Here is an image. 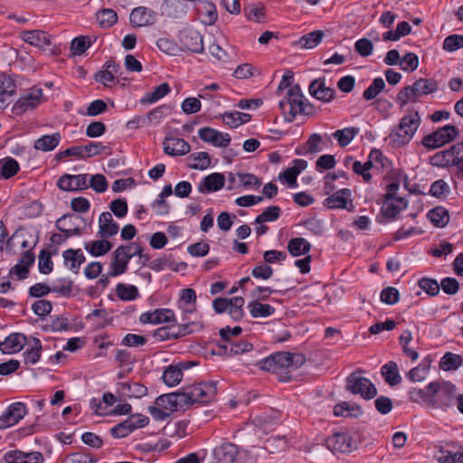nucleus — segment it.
Segmentation results:
<instances>
[{
    "mask_svg": "<svg viewBox=\"0 0 463 463\" xmlns=\"http://www.w3.org/2000/svg\"><path fill=\"white\" fill-rule=\"evenodd\" d=\"M345 390L354 395L359 394L364 400H371L377 394V389L371 380L357 373H352L346 378Z\"/></svg>",
    "mask_w": 463,
    "mask_h": 463,
    "instance_id": "obj_8",
    "label": "nucleus"
},
{
    "mask_svg": "<svg viewBox=\"0 0 463 463\" xmlns=\"http://www.w3.org/2000/svg\"><path fill=\"white\" fill-rule=\"evenodd\" d=\"M129 20L134 27L146 26L155 23L156 13L146 7L139 6L132 10Z\"/></svg>",
    "mask_w": 463,
    "mask_h": 463,
    "instance_id": "obj_22",
    "label": "nucleus"
},
{
    "mask_svg": "<svg viewBox=\"0 0 463 463\" xmlns=\"http://www.w3.org/2000/svg\"><path fill=\"white\" fill-rule=\"evenodd\" d=\"M26 412V406L24 403L20 402L12 403L9 405L5 412L0 416V430L6 429L16 424L25 416Z\"/></svg>",
    "mask_w": 463,
    "mask_h": 463,
    "instance_id": "obj_12",
    "label": "nucleus"
},
{
    "mask_svg": "<svg viewBox=\"0 0 463 463\" xmlns=\"http://www.w3.org/2000/svg\"><path fill=\"white\" fill-rule=\"evenodd\" d=\"M309 94L323 102H330L335 98V90L331 87L326 86V79L318 78L314 80L308 87Z\"/></svg>",
    "mask_w": 463,
    "mask_h": 463,
    "instance_id": "obj_14",
    "label": "nucleus"
},
{
    "mask_svg": "<svg viewBox=\"0 0 463 463\" xmlns=\"http://www.w3.org/2000/svg\"><path fill=\"white\" fill-rule=\"evenodd\" d=\"M450 192L449 185L443 179L436 180L430 185L429 194L436 198H445Z\"/></svg>",
    "mask_w": 463,
    "mask_h": 463,
    "instance_id": "obj_52",
    "label": "nucleus"
},
{
    "mask_svg": "<svg viewBox=\"0 0 463 463\" xmlns=\"http://www.w3.org/2000/svg\"><path fill=\"white\" fill-rule=\"evenodd\" d=\"M358 134V129L356 128H345L344 129L336 130L333 133V137L336 138L339 146L341 147H345L354 138V137Z\"/></svg>",
    "mask_w": 463,
    "mask_h": 463,
    "instance_id": "obj_47",
    "label": "nucleus"
},
{
    "mask_svg": "<svg viewBox=\"0 0 463 463\" xmlns=\"http://www.w3.org/2000/svg\"><path fill=\"white\" fill-rule=\"evenodd\" d=\"M81 218L78 215L72 213H66L57 219L55 222V227L63 234L64 238L68 240L69 238L76 235H80L82 232V229L80 226L71 227V225H66L65 222L68 221H80Z\"/></svg>",
    "mask_w": 463,
    "mask_h": 463,
    "instance_id": "obj_25",
    "label": "nucleus"
},
{
    "mask_svg": "<svg viewBox=\"0 0 463 463\" xmlns=\"http://www.w3.org/2000/svg\"><path fill=\"white\" fill-rule=\"evenodd\" d=\"M190 149V145L183 138L169 137L164 142V152L172 156L186 155Z\"/></svg>",
    "mask_w": 463,
    "mask_h": 463,
    "instance_id": "obj_26",
    "label": "nucleus"
},
{
    "mask_svg": "<svg viewBox=\"0 0 463 463\" xmlns=\"http://www.w3.org/2000/svg\"><path fill=\"white\" fill-rule=\"evenodd\" d=\"M305 361V356L301 354L277 352L262 359L259 365L264 371L279 374L281 382H287L290 380L288 372L300 367Z\"/></svg>",
    "mask_w": 463,
    "mask_h": 463,
    "instance_id": "obj_1",
    "label": "nucleus"
},
{
    "mask_svg": "<svg viewBox=\"0 0 463 463\" xmlns=\"http://www.w3.org/2000/svg\"><path fill=\"white\" fill-rule=\"evenodd\" d=\"M213 455L217 463H244L241 456L239 455L237 446L232 443H225L215 448Z\"/></svg>",
    "mask_w": 463,
    "mask_h": 463,
    "instance_id": "obj_16",
    "label": "nucleus"
},
{
    "mask_svg": "<svg viewBox=\"0 0 463 463\" xmlns=\"http://www.w3.org/2000/svg\"><path fill=\"white\" fill-rule=\"evenodd\" d=\"M198 135L203 141L210 143L214 146L227 147L231 144V137L229 134L219 132L209 127L200 128Z\"/></svg>",
    "mask_w": 463,
    "mask_h": 463,
    "instance_id": "obj_15",
    "label": "nucleus"
},
{
    "mask_svg": "<svg viewBox=\"0 0 463 463\" xmlns=\"http://www.w3.org/2000/svg\"><path fill=\"white\" fill-rule=\"evenodd\" d=\"M385 88V82L383 78L378 77L373 79L370 86L364 91L363 98L365 100H371L382 92Z\"/></svg>",
    "mask_w": 463,
    "mask_h": 463,
    "instance_id": "obj_51",
    "label": "nucleus"
},
{
    "mask_svg": "<svg viewBox=\"0 0 463 463\" xmlns=\"http://www.w3.org/2000/svg\"><path fill=\"white\" fill-rule=\"evenodd\" d=\"M97 21L101 27L109 28L118 21V14L113 9H102L97 13Z\"/></svg>",
    "mask_w": 463,
    "mask_h": 463,
    "instance_id": "obj_48",
    "label": "nucleus"
},
{
    "mask_svg": "<svg viewBox=\"0 0 463 463\" xmlns=\"http://www.w3.org/2000/svg\"><path fill=\"white\" fill-rule=\"evenodd\" d=\"M463 364V357L460 354L447 352L439 361V368L444 371H455Z\"/></svg>",
    "mask_w": 463,
    "mask_h": 463,
    "instance_id": "obj_39",
    "label": "nucleus"
},
{
    "mask_svg": "<svg viewBox=\"0 0 463 463\" xmlns=\"http://www.w3.org/2000/svg\"><path fill=\"white\" fill-rule=\"evenodd\" d=\"M463 48V35L451 34L445 38L443 42V49L448 52H454Z\"/></svg>",
    "mask_w": 463,
    "mask_h": 463,
    "instance_id": "obj_60",
    "label": "nucleus"
},
{
    "mask_svg": "<svg viewBox=\"0 0 463 463\" xmlns=\"http://www.w3.org/2000/svg\"><path fill=\"white\" fill-rule=\"evenodd\" d=\"M250 314L252 317H268L275 313V307L269 304H262L260 300L253 299L248 304Z\"/></svg>",
    "mask_w": 463,
    "mask_h": 463,
    "instance_id": "obj_36",
    "label": "nucleus"
},
{
    "mask_svg": "<svg viewBox=\"0 0 463 463\" xmlns=\"http://www.w3.org/2000/svg\"><path fill=\"white\" fill-rule=\"evenodd\" d=\"M27 343L26 336L22 333H13L0 342V351L4 354L20 352Z\"/></svg>",
    "mask_w": 463,
    "mask_h": 463,
    "instance_id": "obj_21",
    "label": "nucleus"
},
{
    "mask_svg": "<svg viewBox=\"0 0 463 463\" xmlns=\"http://www.w3.org/2000/svg\"><path fill=\"white\" fill-rule=\"evenodd\" d=\"M90 44L91 42L89 37H75L71 43V51L74 55H81L87 51Z\"/></svg>",
    "mask_w": 463,
    "mask_h": 463,
    "instance_id": "obj_56",
    "label": "nucleus"
},
{
    "mask_svg": "<svg viewBox=\"0 0 463 463\" xmlns=\"http://www.w3.org/2000/svg\"><path fill=\"white\" fill-rule=\"evenodd\" d=\"M381 373L385 382L391 385L394 386L401 383L402 377L399 373L398 366L396 363L391 361L385 364L382 369Z\"/></svg>",
    "mask_w": 463,
    "mask_h": 463,
    "instance_id": "obj_38",
    "label": "nucleus"
},
{
    "mask_svg": "<svg viewBox=\"0 0 463 463\" xmlns=\"http://www.w3.org/2000/svg\"><path fill=\"white\" fill-rule=\"evenodd\" d=\"M323 37L324 32L316 30L301 36L298 40V44L301 48L312 49L321 43Z\"/></svg>",
    "mask_w": 463,
    "mask_h": 463,
    "instance_id": "obj_45",
    "label": "nucleus"
},
{
    "mask_svg": "<svg viewBox=\"0 0 463 463\" xmlns=\"http://www.w3.org/2000/svg\"><path fill=\"white\" fill-rule=\"evenodd\" d=\"M84 249L93 257H100L107 254L112 249V243L102 238L101 240L85 242Z\"/></svg>",
    "mask_w": 463,
    "mask_h": 463,
    "instance_id": "obj_32",
    "label": "nucleus"
},
{
    "mask_svg": "<svg viewBox=\"0 0 463 463\" xmlns=\"http://www.w3.org/2000/svg\"><path fill=\"white\" fill-rule=\"evenodd\" d=\"M280 213V207L277 205L269 206L256 217L255 223L261 224L266 222H274L279 218Z\"/></svg>",
    "mask_w": 463,
    "mask_h": 463,
    "instance_id": "obj_50",
    "label": "nucleus"
},
{
    "mask_svg": "<svg viewBox=\"0 0 463 463\" xmlns=\"http://www.w3.org/2000/svg\"><path fill=\"white\" fill-rule=\"evenodd\" d=\"M170 91L171 88L167 82L161 83L160 85L156 86L153 91L146 93V95L140 99V103H155L166 96Z\"/></svg>",
    "mask_w": 463,
    "mask_h": 463,
    "instance_id": "obj_41",
    "label": "nucleus"
},
{
    "mask_svg": "<svg viewBox=\"0 0 463 463\" xmlns=\"http://www.w3.org/2000/svg\"><path fill=\"white\" fill-rule=\"evenodd\" d=\"M455 394L456 386L449 382H442L436 402L441 408H449L453 404Z\"/></svg>",
    "mask_w": 463,
    "mask_h": 463,
    "instance_id": "obj_30",
    "label": "nucleus"
},
{
    "mask_svg": "<svg viewBox=\"0 0 463 463\" xmlns=\"http://www.w3.org/2000/svg\"><path fill=\"white\" fill-rule=\"evenodd\" d=\"M131 425V420H125L110 429V434L115 439H121L128 436L134 431Z\"/></svg>",
    "mask_w": 463,
    "mask_h": 463,
    "instance_id": "obj_53",
    "label": "nucleus"
},
{
    "mask_svg": "<svg viewBox=\"0 0 463 463\" xmlns=\"http://www.w3.org/2000/svg\"><path fill=\"white\" fill-rule=\"evenodd\" d=\"M230 300H232V304L229 306L227 312L234 321H239L244 316V298L242 297H234L230 298Z\"/></svg>",
    "mask_w": 463,
    "mask_h": 463,
    "instance_id": "obj_49",
    "label": "nucleus"
},
{
    "mask_svg": "<svg viewBox=\"0 0 463 463\" xmlns=\"http://www.w3.org/2000/svg\"><path fill=\"white\" fill-rule=\"evenodd\" d=\"M258 71L257 68H255L250 63H242L239 65L233 71L232 76L239 80H246L255 75V72Z\"/></svg>",
    "mask_w": 463,
    "mask_h": 463,
    "instance_id": "obj_57",
    "label": "nucleus"
},
{
    "mask_svg": "<svg viewBox=\"0 0 463 463\" xmlns=\"http://www.w3.org/2000/svg\"><path fill=\"white\" fill-rule=\"evenodd\" d=\"M156 403L165 410L170 411H185L193 405L192 397L189 394V388H184L183 392H170L160 395L156 398Z\"/></svg>",
    "mask_w": 463,
    "mask_h": 463,
    "instance_id": "obj_6",
    "label": "nucleus"
},
{
    "mask_svg": "<svg viewBox=\"0 0 463 463\" xmlns=\"http://www.w3.org/2000/svg\"><path fill=\"white\" fill-rule=\"evenodd\" d=\"M225 184V177L221 173H213L205 176L198 184V191L202 194L217 192L221 190Z\"/></svg>",
    "mask_w": 463,
    "mask_h": 463,
    "instance_id": "obj_23",
    "label": "nucleus"
},
{
    "mask_svg": "<svg viewBox=\"0 0 463 463\" xmlns=\"http://www.w3.org/2000/svg\"><path fill=\"white\" fill-rule=\"evenodd\" d=\"M288 250L293 257L307 254L311 250V244L304 238H292L288 242Z\"/></svg>",
    "mask_w": 463,
    "mask_h": 463,
    "instance_id": "obj_35",
    "label": "nucleus"
},
{
    "mask_svg": "<svg viewBox=\"0 0 463 463\" xmlns=\"http://www.w3.org/2000/svg\"><path fill=\"white\" fill-rule=\"evenodd\" d=\"M164 383L170 387L176 386L183 378V373L181 372L180 366L171 364L163 373Z\"/></svg>",
    "mask_w": 463,
    "mask_h": 463,
    "instance_id": "obj_44",
    "label": "nucleus"
},
{
    "mask_svg": "<svg viewBox=\"0 0 463 463\" xmlns=\"http://www.w3.org/2000/svg\"><path fill=\"white\" fill-rule=\"evenodd\" d=\"M429 368L430 363L424 360L418 366L411 369L407 376L411 382H421L426 378Z\"/></svg>",
    "mask_w": 463,
    "mask_h": 463,
    "instance_id": "obj_54",
    "label": "nucleus"
},
{
    "mask_svg": "<svg viewBox=\"0 0 463 463\" xmlns=\"http://www.w3.org/2000/svg\"><path fill=\"white\" fill-rule=\"evenodd\" d=\"M30 347L24 352V362L25 364H35L41 358L42 342L37 337H33L29 343Z\"/></svg>",
    "mask_w": 463,
    "mask_h": 463,
    "instance_id": "obj_34",
    "label": "nucleus"
},
{
    "mask_svg": "<svg viewBox=\"0 0 463 463\" xmlns=\"http://www.w3.org/2000/svg\"><path fill=\"white\" fill-rule=\"evenodd\" d=\"M20 37L26 43L43 51L52 44L49 33L42 30L23 31Z\"/></svg>",
    "mask_w": 463,
    "mask_h": 463,
    "instance_id": "obj_18",
    "label": "nucleus"
},
{
    "mask_svg": "<svg viewBox=\"0 0 463 463\" xmlns=\"http://www.w3.org/2000/svg\"><path fill=\"white\" fill-rule=\"evenodd\" d=\"M428 217L434 226L445 227L449 222V211L442 206H437L428 213Z\"/></svg>",
    "mask_w": 463,
    "mask_h": 463,
    "instance_id": "obj_40",
    "label": "nucleus"
},
{
    "mask_svg": "<svg viewBox=\"0 0 463 463\" xmlns=\"http://www.w3.org/2000/svg\"><path fill=\"white\" fill-rule=\"evenodd\" d=\"M96 193H104L108 189V181L106 177L101 174H96L90 177V184Z\"/></svg>",
    "mask_w": 463,
    "mask_h": 463,
    "instance_id": "obj_62",
    "label": "nucleus"
},
{
    "mask_svg": "<svg viewBox=\"0 0 463 463\" xmlns=\"http://www.w3.org/2000/svg\"><path fill=\"white\" fill-rule=\"evenodd\" d=\"M430 163L438 167L455 165L457 176L463 180V144L456 143L448 149L437 152L430 158Z\"/></svg>",
    "mask_w": 463,
    "mask_h": 463,
    "instance_id": "obj_5",
    "label": "nucleus"
},
{
    "mask_svg": "<svg viewBox=\"0 0 463 463\" xmlns=\"http://www.w3.org/2000/svg\"><path fill=\"white\" fill-rule=\"evenodd\" d=\"M180 42L185 50L194 53L203 52V41L201 33L194 29H187L181 33Z\"/></svg>",
    "mask_w": 463,
    "mask_h": 463,
    "instance_id": "obj_17",
    "label": "nucleus"
},
{
    "mask_svg": "<svg viewBox=\"0 0 463 463\" xmlns=\"http://www.w3.org/2000/svg\"><path fill=\"white\" fill-rule=\"evenodd\" d=\"M117 296L124 301H130L136 299L139 294L138 289L134 285H127L124 283H118L116 287Z\"/></svg>",
    "mask_w": 463,
    "mask_h": 463,
    "instance_id": "obj_46",
    "label": "nucleus"
},
{
    "mask_svg": "<svg viewBox=\"0 0 463 463\" xmlns=\"http://www.w3.org/2000/svg\"><path fill=\"white\" fill-rule=\"evenodd\" d=\"M19 170V164L14 158L6 157L0 160V178L9 179L15 175Z\"/></svg>",
    "mask_w": 463,
    "mask_h": 463,
    "instance_id": "obj_43",
    "label": "nucleus"
},
{
    "mask_svg": "<svg viewBox=\"0 0 463 463\" xmlns=\"http://www.w3.org/2000/svg\"><path fill=\"white\" fill-rule=\"evenodd\" d=\"M420 123V117L416 110H409V113L402 118L398 127L389 134L386 140L395 148L408 144Z\"/></svg>",
    "mask_w": 463,
    "mask_h": 463,
    "instance_id": "obj_3",
    "label": "nucleus"
},
{
    "mask_svg": "<svg viewBox=\"0 0 463 463\" xmlns=\"http://www.w3.org/2000/svg\"><path fill=\"white\" fill-rule=\"evenodd\" d=\"M32 310L36 316L44 317L52 312V304L49 300L40 299L32 305Z\"/></svg>",
    "mask_w": 463,
    "mask_h": 463,
    "instance_id": "obj_59",
    "label": "nucleus"
},
{
    "mask_svg": "<svg viewBox=\"0 0 463 463\" xmlns=\"http://www.w3.org/2000/svg\"><path fill=\"white\" fill-rule=\"evenodd\" d=\"M16 93L14 80L5 73H0V109L8 106L7 99Z\"/></svg>",
    "mask_w": 463,
    "mask_h": 463,
    "instance_id": "obj_27",
    "label": "nucleus"
},
{
    "mask_svg": "<svg viewBox=\"0 0 463 463\" xmlns=\"http://www.w3.org/2000/svg\"><path fill=\"white\" fill-rule=\"evenodd\" d=\"M352 193L349 189L344 188L327 197L324 205L329 209H346L349 212L354 210L351 200Z\"/></svg>",
    "mask_w": 463,
    "mask_h": 463,
    "instance_id": "obj_13",
    "label": "nucleus"
},
{
    "mask_svg": "<svg viewBox=\"0 0 463 463\" xmlns=\"http://www.w3.org/2000/svg\"><path fill=\"white\" fill-rule=\"evenodd\" d=\"M60 141L61 134L59 132L44 135L34 141L33 147L37 150L48 152L56 148Z\"/></svg>",
    "mask_w": 463,
    "mask_h": 463,
    "instance_id": "obj_33",
    "label": "nucleus"
},
{
    "mask_svg": "<svg viewBox=\"0 0 463 463\" xmlns=\"http://www.w3.org/2000/svg\"><path fill=\"white\" fill-rule=\"evenodd\" d=\"M354 50L362 57H368L373 52V44L369 39L362 38L355 42Z\"/></svg>",
    "mask_w": 463,
    "mask_h": 463,
    "instance_id": "obj_63",
    "label": "nucleus"
},
{
    "mask_svg": "<svg viewBox=\"0 0 463 463\" xmlns=\"http://www.w3.org/2000/svg\"><path fill=\"white\" fill-rule=\"evenodd\" d=\"M400 65L403 71H413L419 66V58L415 53L408 52L401 59Z\"/></svg>",
    "mask_w": 463,
    "mask_h": 463,
    "instance_id": "obj_61",
    "label": "nucleus"
},
{
    "mask_svg": "<svg viewBox=\"0 0 463 463\" xmlns=\"http://www.w3.org/2000/svg\"><path fill=\"white\" fill-rule=\"evenodd\" d=\"M43 99V90L33 88L27 93L18 99L13 106V112L15 115H22L28 110L35 109Z\"/></svg>",
    "mask_w": 463,
    "mask_h": 463,
    "instance_id": "obj_10",
    "label": "nucleus"
},
{
    "mask_svg": "<svg viewBox=\"0 0 463 463\" xmlns=\"http://www.w3.org/2000/svg\"><path fill=\"white\" fill-rule=\"evenodd\" d=\"M325 443L332 452L348 453L352 449L351 437L344 432L334 433L326 439Z\"/></svg>",
    "mask_w": 463,
    "mask_h": 463,
    "instance_id": "obj_20",
    "label": "nucleus"
},
{
    "mask_svg": "<svg viewBox=\"0 0 463 463\" xmlns=\"http://www.w3.org/2000/svg\"><path fill=\"white\" fill-rule=\"evenodd\" d=\"M211 165V157L207 152L193 153L188 156V166L192 169H207Z\"/></svg>",
    "mask_w": 463,
    "mask_h": 463,
    "instance_id": "obj_42",
    "label": "nucleus"
},
{
    "mask_svg": "<svg viewBox=\"0 0 463 463\" xmlns=\"http://www.w3.org/2000/svg\"><path fill=\"white\" fill-rule=\"evenodd\" d=\"M184 0H165L162 5V12L170 17H178L186 13L187 5Z\"/></svg>",
    "mask_w": 463,
    "mask_h": 463,
    "instance_id": "obj_37",
    "label": "nucleus"
},
{
    "mask_svg": "<svg viewBox=\"0 0 463 463\" xmlns=\"http://www.w3.org/2000/svg\"><path fill=\"white\" fill-rule=\"evenodd\" d=\"M279 106L287 122H293L298 115H311L314 109L298 84L292 85L288 90L286 99L280 100Z\"/></svg>",
    "mask_w": 463,
    "mask_h": 463,
    "instance_id": "obj_2",
    "label": "nucleus"
},
{
    "mask_svg": "<svg viewBox=\"0 0 463 463\" xmlns=\"http://www.w3.org/2000/svg\"><path fill=\"white\" fill-rule=\"evenodd\" d=\"M458 133L457 127L449 124L425 136L421 144L427 149H437L453 141Z\"/></svg>",
    "mask_w": 463,
    "mask_h": 463,
    "instance_id": "obj_7",
    "label": "nucleus"
},
{
    "mask_svg": "<svg viewBox=\"0 0 463 463\" xmlns=\"http://www.w3.org/2000/svg\"><path fill=\"white\" fill-rule=\"evenodd\" d=\"M438 89V82L434 79L420 78L412 85L400 90L396 101L402 108L409 102H416L420 97L436 92Z\"/></svg>",
    "mask_w": 463,
    "mask_h": 463,
    "instance_id": "obj_4",
    "label": "nucleus"
},
{
    "mask_svg": "<svg viewBox=\"0 0 463 463\" xmlns=\"http://www.w3.org/2000/svg\"><path fill=\"white\" fill-rule=\"evenodd\" d=\"M121 395L129 399H140L147 394V388L137 382H125L117 384Z\"/></svg>",
    "mask_w": 463,
    "mask_h": 463,
    "instance_id": "obj_28",
    "label": "nucleus"
},
{
    "mask_svg": "<svg viewBox=\"0 0 463 463\" xmlns=\"http://www.w3.org/2000/svg\"><path fill=\"white\" fill-rule=\"evenodd\" d=\"M192 325L193 324H184L181 326L171 325L161 326L155 330L153 335L158 341L177 339L193 333L191 329Z\"/></svg>",
    "mask_w": 463,
    "mask_h": 463,
    "instance_id": "obj_11",
    "label": "nucleus"
},
{
    "mask_svg": "<svg viewBox=\"0 0 463 463\" xmlns=\"http://www.w3.org/2000/svg\"><path fill=\"white\" fill-rule=\"evenodd\" d=\"M418 286L430 296H437L439 293V284L433 279L422 278L419 279Z\"/></svg>",
    "mask_w": 463,
    "mask_h": 463,
    "instance_id": "obj_58",
    "label": "nucleus"
},
{
    "mask_svg": "<svg viewBox=\"0 0 463 463\" xmlns=\"http://www.w3.org/2000/svg\"><path fill=\"white\" fill-rule=\"evenodd\" d=\"M98 458L95 456L83 452H76L71 454L66 463H97Z\"/></svg>",
    "mask_w": 463,
    "mask_h": 463,
    "instance_id": "obj_64",
    "label": "nucleus"
},
{
    "mask_svg": "<svg viewBox=\"0 0 463 463\" xmlns=\"http://www.w3.org/2000/svg\"><path fill=\"white\" fill-rule=\"evenodd\" d=\"M189 394L193 403H209L217 394V383H200L189 386Z\"/></svg>",
    "mask_w": 463,
    "mask_h": 463,
    "instance_id": "obj_9",
    "label": "nucleus"
},
{
    "mask_svg": "<svg viewBox=\"0 0 463 463\" xmlns=\"http://www.w3.org/2000/svg\"><path fill=\"white\" fill-rule=\"evenodd\" d=\"M407 205L408 202L404 197H399L394 200L384 199L381 211L385 218L393 220Z\"/></svg>",
    "mask_w": 463,
    "mask_h": 463,
    "instance_id": "obj_29",
    "label": "nucleus"
},
{
    "mask_svg": "<svg viewBox=\"0 0 463 463\" xmlns=\"http://www.w3.org/2000/svg\"><path fill=\"white\" fill-rule=\"evenodd\" d=\"M223 349L224 354L229 356L239 355L250 352L253 349V345L247 341H229L219 345Z\"/></svg>",
    "mask_w": 463,
    "mask_h": 463,
    "instance_id": "obj_31",
    "label": "nucleus"
},
{
    "mask_svg": "<svg viewBox=\"0 0 463 463\" xmlns=\"http://www.w3.org/2000/svg\"><path fill=\"white\" fill-rule=\"evenodd\" d=\"M119 226L109 212H104L99 218V234L101 238H110L118 232Z\"/></svg>",
    "mask_w": 463,
    "mask_h": 463,
    "instance_id": "obj_24",
    "label": "nucleus"
},
{
    "mask_svg": "<svg viewBox=\"0 0 463 463\" xmlns=\"http://www.w3.org/2000/svg\"><path fill=\"white\" fill-rule=\"evenodd\" d=\"M125 248L118 247L112 253L109 264V275L117 277L124 274L128 270L129 256L124 252Z\"/></svg>",
    "mask_w": 463,
    "mask_h": 463,
    "instance_id": "obj_19",
    "label": "nucleus"
},
{
    "mask_svg": "<svg viewBox=\"0 0 463 463\" xmlns=\"http://www.w3.org/2000/svg\"><path fill=\"white\" fill-rule=\"evenodd\" d=\"M38 269L42 274H50L53 269V262L51 253L47 250H42L39 254Z\"/></svg>",
    "mask_w": 463,
    "mask_h": 463,
    "instance_id": "obj_55",
    "label": "nucleus"
}]
</instances>
